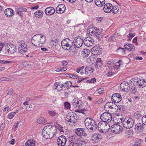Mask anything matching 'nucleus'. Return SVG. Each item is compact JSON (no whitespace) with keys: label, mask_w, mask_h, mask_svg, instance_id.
<instances>
[{"label":"nucleus","mask_w":146,"mask_h":146,"mask_svg":"<svg viewBox=\"0 0 146 146\" xmlns=\"http://www.w3.org/2000/svg\"><path fill=\"white\" fill-rule=\"evenodd\" d=\"M56 128L53 125H48L45 126L42 131L44 138L46 139L52 138L56 132Z\"/></svg>","instance_id":"1"},{"label":"nucleus","mask_w":146,"mask_h":146,"mask_svg":"<svg viewBox=\"0 0 146 146\" xmlns=\"http://www.w3.org/2000/svg\"><path fill=\"white\" fill-rule=\"evenodd\" d=\"M46 40L44 36L40 34H36L32 38L31 42L32 44L36 46H42Z\"/></svg>","instance_id":"2"},{"label":"nucleus","mask_w":146,"mask_h":146,"mask_svg":"<svg viewBox=\"0 0 146 146\" xmlns=\"http://www.w3.org/2000/svg\"><path fill=\"white\" fill-rule=\"evenodd\" d=\"M88 34L94 36H96L99 40H100L103 35L102 33L100 32V30L96 27H90L87 30Z\"/></svg>","instance_id":"3"},{"label":"nucleus","mask_w":146,"mask_h":146,"mask_svg":"<svg viewBox=\"0 0 146 146\" xmlns=\"http://www.w3.org/2000/svg\"><path fill=\"white\" fill-rule=\"evenodd\" d=\"M85 124L88 129L95 130L97 128V126L95 121L89 118H87L85 119Z\"/></svg>","instance_id":"4"},{"label":"nucleus","mask_w":146,"mask_h":146,"mask_svg":"<svg viewBox=\"0 0 146 146\" xmlns=\"http://www.w3.org/2000/svg\"><path fill=\"white\" fill-rule=\"evenodd\" d=\"M16 48L14 45L7 44L5 47V50L3 51L4 54L5 56L13 54L16 51Z\"/></svg>","instance_id":"5"},{"label":"nucleus","mask_w":146,"mask_h":146,"mask_svg":"<svg viewBox=\"0 0 146 146\" xmlns=\"http://www.w3.org/2000/svg\"><path fill=\"white\" fill-rule=\"evenodd\" d=\"M17 44L19 46V52L21 53H25L27 51V46L25 42L21 40L17 41Z\"/></svg>","instance_id":"6"},{"label":"nucleus","mask_w":146,"mask_h":146,"mask_svg":"<svg viewBox=\"0 0 146 146\" xmlns=\"http://www.w3.org/2000/svg\"><path fill=\"white\" fill-rule=\"evenodd\" d=\"M134 120L131 118H126L123 121L122 123L123 126L127 129L132 127L134 124Z\"/></svg>","instance_id":"7"},{"label":"nucleus","mask_w":146,"mask_h":146,"mask_svg":"<svg viewBox=\"0 0 146 146\" xmlns=\"http://www.w3.org/2000/svg\"><path fill=\"white\" fill-rule=\"evenodd\" d=\"M73 42L70 39L66 38L61 42V44L62 48L65 50H69L72 47Z\"/></svg>","instance_id":"8"},{"label":"nucleus","mask_w":146,"mask_h":146,"mask_svg":"<svg viewBox=\"0 0 146 146\" xmlns=\"http://www.w3.org/2000/svg\"><path fill=\"white\" fill-rule=\"evenodd\" d=\"M131 82H133L135 85H137L139 87L143 88L146 86V81L145 79H136L135 78L131 80Z\"/></svg>","instance_id":"9"},{"label":"nucleus","mask_w":146,"mask_h":146,"mask_svg":"<svg viewBox=\"0 0 146 146\" xmlns=\"http://www.w3.org/2000/svg\"><path fill=\"white\" fill-rule=\"evenodd\" d=\"M100 118L102 121L107 122H110L112 119L111 114L108 112L104 113L101 115Z\"/></svg>","instance_id":"10"},{"label":"nucleus","mask_w":146,"mask_h":146,"mask_svg":"<svg viewBox=\"0 0 146 146\" xmlns=\"http://www.w3.org/2000/svg\"><path fill=\"white\" fill-rule=\"evenodd\" d=\"M98 128L99 130L108 131L109 128V124L107 122L103 121L100 122L98 125Z\"/></svg>","instance_id":"11"},{"label":"nucleus","mask_w":146,"mask_h":146,"mask_svg":"<svg viewBox=\"0 0 146 146\" xmlns=\"http://www.w3.org/2000/svg\"><path fill=\"white\" fill-rule=\"evenodd\" d=\"M76 114H73L70 115L69 114L66 115L65 120L68 122L76 124L77 122V117H75Z\"/></svg>","instance_id":"12"},{"label":"nucleus","mask_w":146,"mask_h":146,"mask_svg":"<svg viewBox=\"0 0 146 146\" xmlns=\"http://www.w3.org/2000/svg\"><path fill=\"white\" fill-rule=\"evenodd\" d=\"M67 140L66 138L64 136L61 135L58 138L57 143L58 146H65Z\"/></svg>","instance_id":"13"},{"label":"nucleus","mask_w":146,"mask_h":146,"mask_svg":"<svg viewBox=\"0 0 146 146\" xmlns=\"http://www.w3.org/2000/svg\"><path fill=\"white\" fill-rule=\"evenodd\" d=\"M122 127L117 124L113 125L111 127V131L115 133H119L122 131Z\"/></svg>","instance_id":"14"},{"label":"nucleus","mask_w":146,"mask_h":146,"mask_svg":"<svg viewBox=\"0 0 146 146\" xmlns=\"http://www.w3.org/2000/svg\"><path fill=\"white\" fill-rule=\"evenodd\" d=\"M74 44L77 48H80L84 43V40L80 36L75 37L74 40Z\"/></svg>","instance_id":"15"},{"label":"nucleus","mask_w":146,"mask_h":146,"mask_svg":"<svg viewBox=\"0 0 146 146\" xmlns=\"http://www.w3.org/2000/svg\"><path fill=\"white\" fill-rule=\"evenodd\" d=\"M94 42V39L90 37H87L84 39V44L88 47L92 46Z\"/></svg>","instance_id":"16"},{"label":"nucleus","mask_w":146,"mask_h":146,"mask_svg":"<svg viewBox=\"0 0 146 146\" xmlns=\"http://www.w3.org/2000/svg\"><path fill=\"white\" fill-rule=\"evenodd\" d=\"M111 99L112 102L115 103H117L121 101L122 98L119 94L115 93L112 95Z\"/></svg>","instance_id":"17"},{"label":"nucleus","mask_w":146,"mask_h":146,"mask_svg":"<svg viewBox=\"0 0 146 146\" xmlns=\"http://www.w3.org/2000/svg\"><path fill=\"white\" fill-rule=\"evenodd\" d=\"M72 104L74 107L80 108L83 106L82 102L78 99H74L72 101Z\"/></svg>","instance_id":"18"},{"label":"nucleus","mask_w":146,"mask_h":146,"mask_svg":"<svg viewBox=\"0 0 146 146\" xmlns=\"http://www.w3.org/2000/svg\"><path fill=\"white\" fill-rule=\"evenodd\" d=\"M104 5L103 9L105 12L108 13L112 11L113 6L111 3H107Z\"/></svg>","instance_id":"19"},{"label":"nucleus","mask_w":146,"mask_h":146,"mask_svg":"<svg viewBox=\"0 0 146 146\" xmlns=\"http://www.w3.org/2000/svg\"><path fill=\"white\" fill-rule=\"evenodd\" d=\"M92 53L94 55H98L102 53V48H99L97 46H95L91 49Z\"/></svg>","instance_id":"20"},{"label":"nucleus","mask_w":146,"mask_h":146,"mask_svg":"<svg viewBox=\"0 0 146 146\" xmlns=\"http://www.w3.org/2000/svg\"><path fill=\"white\" fill-rule=\"evenodd\" d=\"M120 88L123 91L127 92L130 89L129 84L127 82H124L120 85Z\"/></svg>","instance_id":"21"},{"label":"nucleus","mask_w":146,"mask_h":146,"mask_svg":"<svg viewBox=\"0 0 146 146\" xmlns=\"http://www.w3.org/2000/svg\"><path fill=\"white\" fill-rule=\"evenodd\" d=\"M66 9V7L63 4L59 5L56 8V11L58 13H63Z\"/></svg>","instance_id":"22"},{"label":"nucleus","mask_w":146,"mask_h":146,"mask_svg":"<svg viewBox=\"0 0 146 146\" xmlns=\"http://www.w3.org/2000/svg\"><path fill=\"white\" fill-rule=\"evenodd\" d=\"M144 124L139 123L136 124L135 126V130L138 132H141L144 130Z\"/></svg>","instance_id":"23"},{"label":"nucleus","mask_w":146,"mask_h":146,"mask_svg":"<svg viewBox=\"0 0 146 146\" xmlns=\"http://www.w3.org/2000/svg\"><path fill=\"white\" fill-rule=\"evenodd\" d=\"M27 9L23 7L18 8L16 10V14H18L21 17L23 16V12L27 11Z\"/></svg>","instance_id":"24"},{"label":"nucleus","mask_w":146,"mask_h":146,"mask_svg":"<svg viewBox=\"0 0 146 146\" xmlns=\"http://www.w3.org/2000/svg\"><path fill=\"white\" fill-rule=\"evenodd\" d=\"M75 132L76 134L78 136H85L86 135V134L85 131L82 128H78L76 129Z\"/></svg>","instance_id":"25"},{"label":"nucleus","mask_w":146,"mask_h":146,"mask_svg":"<svg viewBox=\"0 0 146 146\" xmlns=\"http://www.w3.org/2000/svg\"><path fill=\"white\" fill-rule=\"evenodd\" d=\"M5 13L7 17H11L14 14L13 10L11 8H7L5 10Z\"/></svg>","instance_id":"26"},{"label":"nucleus","mask_w":146,"mask_h":146,"mask_svg":"<svg viewBox=\"0 0 146 146\" xmlns=\"http://www.w3.org/2000/svg\"><path fill=\"white\" fill-rule=\"evenodd\" d=\"M55 11V9L53 7H49L45 9L44 12L46 15H52Z\"/></svg>","instance_id":"27"},{"label":"nucleus","mask_w":146,"mask_h":146,"mask_svg":"<svg viewBox=\"0 0 146 146\" xmlns=\"http://www.w3.org/2000/svg\"><path fill=\"white\" fill-rule=\"evenodd\" d=\"M92 137V140L94 143L98 142V141L102 138L101 135L97 133L94 134Z\"/></svg>","instance_id":"28"},{"label":"nucleus","mask_w":146,"mask_h":146,"mask_svg":"<svg viewBox=\"0 0 146 146\" xmlns=\"http://www.w3.org/2000/svg\"><path fill=\"white\" fill-rule=\"evenodd\" d=\"M124 46L125 49L129 51H133L135 49L134 46L130 44H124Z\"/></svg>","instance_id":"29"},{"label":"nucleus","mask_w":146,"mask_h":146,"mask_svg":"<svg viewBox=\"0 0 146 146\" xmlns=\"http://www.w3.org/2000/svg\"><path fill=\"white\" fill-rule=\"evenodd\" d=\"M95 3L98 7H101L105 4V0H95Z\"/></svg>","instance_id":"30"},{"label":"nucleus","mask_w":146,"mask_h":146,"mask_svg":"<svg viewBox=\"0 0 146 146\" xmlns=\"http://www.w3.org/2000/svg\"><path fill=\"white\" fill-rule=\"evenodd\" d=\"M102 61L101 59L100 58H97L96 62L95 65V67L96 68H98L102 66Z\"/></svg>","instance_id":"31"},{"label":"nucleus","mask_w":146,"mask_h":146,"mask_svg":"<svg viewBox=\"0 0 146 146\" xmlns=\"http://www.w3.org/2000/svg\"><path fill=\"white\" fill-rule=\"evenodd\" d=\"M76 136L75 135H70L69 136L68 139V140L69 143H72L76 142Z\"/></svg>","instance_id":"32"},{"label":"nucleus","mask_w":146,"mask_h":146,"mask_svg":"<svg viewBox=\"0 0 146 146\" xmlns=\"http://www.w3.org/2000/svg\"><path fill=\"white\" fill-rule=\"evenodd\" d=\"M26 146H35V141L33 139H30L27 141L25 143Z\"/></svg>","instance_id":"33"},{"label":"nucleus","mask_w":146,"mask_h":146,"mask_svg":"<svg viewBox=\"0 0 146 146\" xmlns=\"http://www.w3.org/2000/svg\"><path fill=\"white\" fill-rule=\"evenodd\" d=\"M54 86L55 89L59 91L62 90V88L63 87L62 86V84H60L58 82H57L54 84Z\"/></svg>","instance_id":"34"},{"label":"nucleus","mask_w":146,"mask_h":146,"mask_svg":"<svg viewBox=\"0 0 146 146\" xmlns=\"http://www.w3.org/2000/svg\"><path fill=\"white\" fill-rule=\"evenodd\" d=\"M43 14V12L42 11H37L34 13V16L38 18L42 17Z\"/></svg>","instance_id":"35"},{"label":"nucleus","mask_w":146,"mask_h":146,"mask_svg":"<svg viewBox=\"0 0 146 146\" xmlns=\"http://www.w3.org/2000/svg\"><path fill=\"white\" fill-rule=\"evenodd\" d=\"M90 53V51L87 49H84L82 52L83 55L84 57H88Z\"/></svg>","instance_id":"36"},{"label":"nucleus","mask_w":146,"mask_h":146,"mask_svg":"<svg viewBox=\"0 0 146 146\" xmlns=\"http://www.w3.org/2000/svg\"><path fill=\"white\" fill-rule=\"evenodd\" d=\"M72 83L70 81H66L64 84H62V86L66 87L67 89L69 88L70 87L72 86Z\"/></svg>","instance_id":"37"},{"label":"nucleus","mask_w":146,"mask_h":146,"mask_svg":"<svg viewBox=\"0 0 146 146\" xmlns=\"http://www.w3.org/2000/svg\"><path fill=\"white\" fill-rule=\"evenodd\" d=\"M134 117L137 119H139L141 117V111H137L134 113Z\"/></svg>","instance_id":"38"},{"label":"nucleus","mask_w":146,"mask_h":146,"mask_svg":"<svg viewBox=\"0 0 146 146\" xmlns=\"http://www.w3.org/2000/svg\"><path fill=\"white\" fill-rule=\"evenodd\" d=\"M133 84V86H132L131 88H130L129 90L131 92L132 94H135L136 91V87L135 86V84L133 82H132Z\"/></svg>","instance_id":"39"},{"label":"nucleus","mask_w":146,"mask_h":146,"mask_svg":"<svg viewBox=\"0 0 146 146\" xmlns=\"http://www.w3.org/2000/svg\"><path fill=\"white\" fill-rule=\"evenodd\" d=\"M117 33H115L113 35L111 36L109 39L108 40L110 41H115L116 38V36Z\"/></svg>","instance_id":"40"},{"label":"nucleus","mask_w":146,"mask_h":146,"mask_svg":"<svg viewBox=\"0 0 146 146\" xmlns=\"http://www.w3.org/2000/svg\"><path fill=\"white\" fill-rule=\"evenodd\" d=\"M46 122L45 118L43 117H41L37 120V122L39 124H44Z\"/></svg>","instance_id":"41"},{"label":"nucleus","mask_w":146,"mask_h":146,"mask_svg":"<svg viewBox=\"0 0 146 146\" xmlns=\"http://www.w3.org/2000/svg\"><path fill=\"white\" fill-rule=\"evenodd\" d=\"M125 50L124 48L120 47H119L117 50V52L120 53L121 54L124 55L125 54Z\"/></svg>","instance_id":"42"},{"label":"nucleus","mask_w":146,"mask_h":146,"mask_svg":"<svg viewBox=\"0 0 146 146\" xmlns=\"http://www.w3.org/2000/svg\"><path fill=\"white\" fill-rule=\"evenodd\" d=\"M76 142L78 144V143H81V146L83 144H85V141L84 140L81 138H79L77 140L76 139Z\"/></svg>","instance_id":"43"},{"label":"nucleus","mask_w":146,"mask_h":146,"mask_svg":"<svg viewBox=\"0 0 146 146\" xmlns=\"http://www.w3.org/2000/svg\"><path fill=\"white\" fill-rule=\"evenodd\" d=\"M119 9L117 6L115 5L113 7V8L112 9V11L113 13H116L118 12Z\"/></svg>","instance_id":"44"},{"label":"nucleus","mask_w":146,"mask_h":146,"mask_svg":"<svg viewBox=\"0 0 146 146\" xmlns=\"http://www.w3.org/2000/svg\"><path fill=\"white\" fill-rule=\"evenodd\" d=\"M48 114L51 116L53 117L56 115L57 113H56L54 111H48Z\"/></svg>","instance_id":"45"},{"label":"nucleus","mask_w":146,"mask_h":146,"mask_svg":"<svg viewBox=\"0 0 146 146\" xmlns=\"http://www.w3.org/2000/svg\"><path fill=\"white\" fill-rule=\"evenodd\" d=\"M65 109H69L70 108V104L67 102H66L64 103Z\"/></svg>","instance_id":"46"},{"label":"nucleus","mask_w":146,"mask_h":146,"mask_svg":"<svg viewBox=\"0 0 146 146\" xmlns=\"http://www.w3.org/2000/svg\"><path fill=\"white\" fill-rule=\"evenodd\" d=\"M15 115V113L13 112L9 113L8 115V118L9 119H12Z\"/></svg>","instance_id":"47"},{"label":"nucleus","mask_w":146,"mask_h":146,"mask_svg":"<svg viewBox=\"0 0 146 146\" xmlns=\"http://www.w3.org/2000/svg\"><path fill=\"white\" fill-rule=\"evenodd\" d=\"M125 133L126 135L129 136L130 135H131L132 134V131L131 130H126L125 132Z\"/></svg>","instance_id":"48"},{"label":"nucleus","mask_w":146,"mask_h":146,"mask_svg":"<svg viewBox=\"0 0 146 146\" xmlns=\"http://www.w3.org/2000/svg\"><path fill=\"white\" fill-rule=\"evenodd\" d=\"M142 122L144 125H146V115H144L142 117Z\"/></svg>","instance_id":"49"},{"label":"nucleus","mask_w":146,"mask_h":146,"mask_svg":"<svg viewBox=\"0 0 146 146\" xmlns=\"http://www.w3.org/2000/svg\"><path fill=\"white\" fill-rule=\"evenodd\" d=\"M113 104V102H108L106 103L105 105V106H104V108H105V110H106L107 109V108L108 107H109L110 106H111V104Z\"/></svg>","instance_id":"50"},{"label":"nucleus","mask_w":146,"mask_h":146,"mask_svg":"<svg viewBox=\"0 0 146 146\" xmlns=\"http://www.w3.org/2000/svg\"><path fill=\"white\" fill-rule=\"evenodd\" d=\"M120 66V64L119 62H117L114 65V68L115 69H117L119 68Z\"/></svg>","instance_id":"51"},{"label":"nucleus","mask_w":146,"mask_h":146,"mask_svg":"<svg viewBox=\"0 0 146 146\" xmlns=\"http://www.w3.org/2000/svg\"><path fill=\"white\" fill-rule=\"evenodd\" d=\"M117 109H119L121 111H123L124 110L125 108L123 106H118Z\"/></svg>","instance_id":"52"},{"label":"nucleus","mask_w":146,"mask_h":146,"mask_svg":"<svg viewBox=\"0 0 146 146\" xmlns=\"http://www.w3.org/2000/svg\"><path fill=\"white\" fill-rule=\"evenodd\" d=\"M134 36V34H129L128 35V40H131L132 37Z\"/></svg>","instance_id":"53"},{"label":"nucleus","mask_w":146,"mask_h":146,"mask_svg":"<svg viewBox=\"0 0 146 146\" xmlns=\"http://www.w3.org/2000/svg\"><path fill=\"white\" fill-rule=\"evenodd\" d=\"M72 146H81V144L80 143L78 144L76 142H75L72 143Z\"/></svg>","instance_id":"54"},{"label":"nucleus","mask_w":146,"mask_h":146,"mask_svg":"<svg viewBox=\"0 0 146 146\" xmlns=\"http://www.w3.org/2000/svg\"><path fill=\"white\" fill-rule=\"evenodd\" d=\"M86 68H88L87 69L88 70H87L90 72V73H92L94 71V69L92 68H90L88 67H86Z\"/></svg>","instance_id":"55"},{"label":"nucleus","mask_w":146,"mask_h":146,"mask_svg":"<svg viewBox=\"0 0 146 146\" xmlns=\"http://www.w3.org/2000/svg\"><path fill=\"white\" fill-rule=\"evenodd\" d=\"M104 91V89L103 88H101L98 89L97 90V92L99 94H101L102 93V91Z\"/></svg>","instance_id":"56"},{"label":"nucleus","mask_w":146,"mask_h":146,"mask_svg":"<svg viewBox=\"0 0 146 146\" xmlns=\"http://www.w3.org/2000/svg\"><path fill=\"white\" fill-rule=\"evenodd\" d=\"M69 77L73 78H77L78 76L75 74H71L69 75Z\"/></svg>","instance_id":"57"},{"label":"nucleus","mask_w":146,"mask_h":146,"mask_svg":"<svg viewBox=\"0 0 146 146\" xmlns=\"http://www.w3.org/2000/svg\"><path fill=\"white\" fill-rule=\"evenodd\" d=\"M114 74V73L111 71L108 72L107 73V75L108 76H110Z\"/></svg>","instance_id":"58"},{"label":"nucleus","mask_w":146,"mask_h":146,"mask_svg":"<svg viewBox=\"0 0 146 146\" xmlns=\"http://www.w3.org/2000/svg\"><path fill=\"white\" fill-rule=\"evenodd\" d=\"M57 127H58V129L60 132H63L64 131H63V128L60 125H58V126Z\"/></svg>","instance_id":"59"},{"label":"nucleus","mask_w":146,"mask_h":146,"mask_svg":"<svg viewBox=\"0 0 146 146\" xmlns=\"http://www.w3.org/2000/svg\"><path fill=\"white\" fill-rule=\"evenodd\" d=\"M140 145L141 143H139L138 141H136L132 146H140Z\"/></svg>","instance_id":"60"},{"label":"nucleus","mask_w":146,"mask_h":146,"mask_svg":"<svg viewBox=\"0 0 146 146\" xmlns=\"http://www.w3.org/2000/svg\"><path fill=\"white\" fill-rule=\"evenodd\" d=\"M112 109H117L118 106L115 104L113 103V104H112Z\"/></svg>","instance_id":"61"},{"label":"nucleus","mask_w":146,"mask_h":146,"mask_svg":"<svg viewBox=\"0 0 146 146\" xmlns=\"http://www.w3.org/2000/svg\"><path fill=\"white\" fill-rule=\"evenodd\" d=\"M18 123V122L17 123H15L14 124V131H15L17 129V124Z\"/></svg>","instance_id":"62"},{"label":"nucleus","mask_w":146,"mask_h":146,"mask_svg":"<svg viewBox=\"0 0 146 146\" xmlns=\"http://www.w3.org/2000/svg\"><path fill=\"white\" fill-rule=\"evenodd\" d=\"M96 81V79L95 78H93L91 79L90 80V83H94Z\"/></svg>","instance_id":"63"},{"label":"nucleus","mask_w":146,"mask_h":146,"mask_svg":"<svg viewBox=\"0 0 146 146\" xmlns=\"http://www.w3.org/2000/svg\"><path fill=\"white\" fill-rule=\"evenodd\" d=\"M97 21L99 22H101L102 21V18L101 17H98L97 18Z\"/></svg>","instance_id":"64"}]
</instances>
